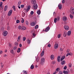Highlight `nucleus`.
Here are the masks:
<instances>
[{
  "label": "nucleus",
  "mask_w": 74,
  "mask_h": 74,
  "mask_svg": "<svg viewBox=\"0 0 74 74\" xmlns=\"http://www.w3.org/2000/svg\"><path fill=\"white\" fill-rule=\"evenodd\" d=\"M70 12L72 14H74V8H71L70 9Z\"/></svg>",
  "instance_id": "obj_1"
},
{
  "label": "nucleus",
  "mask_w": 74,
  "mask_h": 74,
  "mask_svg": "<svg viewBox=\"0 0 74 74\" xmlns=\"http://www.w3.org/2000/svg\"><path fill=\"white\" fill-rule=\"evenodd\" d=\"M12 10H10L8 13V16H11L12 14Z\"/></svg>",
  "instance_id": "obj_2"
},
{
  "label": "nucleus",
  "mask_w": 74,
  "mask_h": 74,
  "mask_svg": "<svg viewBox=\"0 0 74 74\" xmlns=\"http://www.w3.org/2000/svg\"><path fill=\"white\" fill-rule=\"evenodd\" d=\"M33 8L34 9H35V10H36L37 8L38 7V6H37V4H34L33 5Z\"/></svg>",
  "instance_id": "obj_3"
},
{
  "label": "nucleus",
  "mask_w": 74,
  "mask_h": 74,
  "mask_svg": "<svg viewBox=\"0 0 74 74\" xmlns=\"http://www.w3.org/2000/svg\"><path fill=\"white\" fill-rule=\"evenodd\" d=\"M8 34V32L6 31H5L3 32V36H6Z\"/></svg>",
  "instance_id": "obj_4"
},
{
  "label": "nucleus",
  "mask_w": 74,
  "mask_h": 74,
  "mask_svg": "<svg viewBox=\"0 0 74 74\" xmlns=\"http://www.w3.org/2000/svg\"><path fill=\"white\" fill-rule=\"evenodd\" d=\"M45 62V59L44 58H42L41 59V64L42 65L44 62Z\"/></svg>",
  "instance_id": "obj_5"
},
{
  "label": "nucleus",
  "mask_w": 74,
  "mask_h": 74,
  "mask_svg": "<svg viewBox=\"0 0 74 74\" xmlns=\"http://www.w3.org/2000/svg\"><path fill=\"white\" fill-rule=\"evenodd\" d=\"M64 28L65 30H68L69 29V27L67 25H64Z\"/></svg>",
  "instance_id": "obj_6"
},
{
  "label": "nucleus",
  "mask_w": 74,
  "mask_h": 74,
  "mask_svg": "<svg viewBox=\"0 0 74 74\" xmlns=\"http://www.w3.org/2000/svg\"><path fill=\"white\" fill-rule=\"evenodd\" d=\"M50 29V27H49V26H48L45 29V32H48V31Z\"/></svg>",
  "instance_id": "obj_7"
},
{
  "label": "nucleus",
  "mask_w": 74,
  "mask_h": 74,
  "mask_svg": "<svg viewBox=\"0 0 74 74\" xmlns=\"http://www.w3.org/2000/svg\"><path fill=\"white\" fill-rule=\"evenodd\" d=\"M67 19V17L66 16H64L63 18V21L64 22H66Z\"/></svg>",
  "instance_id": "obj_8"
},
{
  "label": "nucleus",
  "mask_w": 74,
  "mask_h": 74,
  "mask_svg": "<svg viewBox=\"0 0 74 74\" xmlns=\"http://www.w3.org/2000/svg\"><path fill=\"white\" fill-rule=\"evenodd\" d=\"M66 63V61H65V60H63L61 62V64H62V65H64Z\"/></svg>",
  "instance_id": "obj_9"
},
{
  "label": "nucleus",
  "mask_w": 74,
  "mask_h": 74,
  "mask_svg": "<svg viewBox=\"0 0 74 74\" xmlns=\"http://www.w3.org/2000/svg\"><path fill=\"white\" fill-rule=\"evenodd\" d=\"M36 3V0H32L31 1V3L32 4H35Z\"/></svg>",
  "instance_id": "obj_10"
},
{
  "label": "nucleus",
  "mask_w": 74,
  "mask_h": 74,
  "mask_svg": "<svg viewBox=\"0 0 74 74\" xmlns=\"http://www.w3.org/2000/svg\"><path fill=\"white\" fill-rule=\"evenodd\" d=\"M63 36H64V37H66V36H67V32L66 31H64V34Z\"/></svg>",
  "instance_id": "obj_11"
},
{
  "label": "nucleus",
  "mask_w": 74,
  "mask_h": 74,
  "mask_svg": "<svg viewBox=\"0 0 74 74\" xmlns=\"http://www.w3.org/2000/svg\"><path fill=\"white\" fill-rule=\"evenodd\" d=\"M30 7H31L30 5L28 6L27 9V10H26L27 11V12H28V11H29V10H30Z\"/></svg>",
  "instance_id": "obj_12"
},
{
  "label": "nucleus",
  "mask_w": 74,
  "mask_h": 74,
  "mask_svg": "<svg viewBox=\"0 0 74 74\" xmlns=\"http://www.w3.org/2000/svg\"><path fill=\"white\" fill-rule=\"evenodd\" d=\"M57 60L58 62H60V56H58L57 58Z\"/></svg>",
  "instance_id": "obj_13"
},
{
  "label": "nucleus",
  "mask_w": 74,
  "mask_h": 74,
  "mask_svg": "<svg viewBox=\"0 0 74 74\" xmlns=\"http://www.w3.org/2000/svg\"><path fill=\"white\" fill-rule=\"evenodd\" d=\"M55 49H57L58 48V44H56L54 46Z\"/></svg>",
  "instance_id": "obj_14"
},
{
  "label": "nucleus",
  "mask_w": 74,
  "mask_h": 74,
  "mask_svg": "<svg viewBox=\"0 0 74 74\" xmlns=\"http://www.w3.org/2000/svg\"><path fill=\"white\" fill-rule=\"evenodd\" d=\"M35 25L36 23L34 22L32 23H30V25H31V26H34Z\"/></svg>",
  "instance_id": "obj_15"
},
{
  "label": "nucleus",
  "mask_w": 74,
  "mask_h": 74,
  "mask_svg": "<svg viewBox=\"0 0 74 74\" xmlns=\"http://www.w3.org/2000/svg\"><path fill=\"white\" fill-rule=\"evenodd\" d=\"M71 32L70 31H69L67 32V35L68 36H70V35H71Z\"/></svg>",
  "instance_id": "obj_16"
},
{
  "label": "nucleus",
  "mask_w": 74,
  "mask_h": 74,
  "mask_svg": "<svg viewBox=\"0 0 74 74\" xmlns=\"http://www.w3.org/2000/svg\"><path fill=\"white\" fill-rule=\"evenodd\" d=\"M26 29V28L24 26H23L21 27V30H25Z\"/></svg>",
  "instance_id": "obj_17"
},
{
  "label": "nucleus",
  "mask_w": 74,
  "mask_h": 74,
  "mask_svg": "<svg viewBox=\"0 0 74 74\" xmlns=\"http://www.w3.org/2000/svg\"><path fill=\"white\" fill-rule=\"evenodd\" d=\"M58 8L59 9H62V5L61 4H59L58 5Z\"/></svg>",
  "instance_id": "obj_18"
},
{
  "label": "nucleus",
  "mask_w": 74,
  "mask_h": 74,
  "mask_svg": "<svg viewBox=\"0 0 74 74\" xmlns=\"http://www.w3.org/2000/svg\"><path fill=\"white\" fill-rule=\"evenodd\" d=\"M45 52L44 51H43L42 52V53H41L40 55V56H43L44 55V53Z\"/></svg>",
  "instance_id": "obj_19"
},
{
  "label": "nucleus",
  "mask_w": 74,
  "mask_h": 74,
  "mask_svg": "<svg viewBox=\"0 0 74 74\" xmlns=\"http://www.w3.org/2000/svg\"><path fill=\"white\" fill-rule=\"evenodd\" d=\"M8 8V6H7V5L5 6V7L4 10L5 11L7 10Z\"/></svg>",
  "instance_id": "obj_20"
},
{
  "label": "nucleus",
  "mask_w": 74,
  "mask_h": 74,
  "mask_svg": "<svg viewBox=\"0 0 74 74\" xmlns=\"http://www.w3.org/2000/svg\"><path fill=\"white\" fill-rule=\"evenodd\" d=\"M64 58H65V56H62V58L60 59V61H62V60H64Z\"/></svg>",
  "instance_id": "obj_21"
},
{
  "label": "nucleus",
  "mask_w": 74,
  "mask_h": 74,
  "mask_svg": "<svg viewBox=\"0 0 74 74\" xmlns=\"http://www.w3.org/2000/svg\"><path fill=\"white\" fill-rule=\"evenodd\" d=\"M51 60H53L54 59V57H53V55H51Z\"/></svg>",
  "instance_id": "obj_22"
},
{
  "label": "nucleus",
  "mask_w": 74,
  "mask_h": 74,
  "mask_svg": "<svg viewBox=\"0 0 74 74\" xmlns=\"http://www.w3.org/2000/svg\"><path fill=\"white\" fill-rule=\"evenodd\" d=\"M34 68V66L33 64H32L31 66L30 69H33Z\"/></svg>",
  "instance_id": "obj_23"
},
{
  "label": "nucleus",
  "mask_w": 74,
  "mask_h": 74,
  "mask_svg": "<svg viewBox=\"0 0 74 74\" xmlns=\"http://www.w3.org/2000/svg\"><path fill=\"white\" fill-rule=\"evenodd\" d=\"M60 70V68H58L56 69V71H57L58 72V71H59Z\"/></svg>",
  "instance_id": "obj_24"
},
{
  "label": "nucleus",
  "mask_w": 74,
  "mask_h": 74,
  "mask_svg": "<svg viewBox=\"0 0 74 74\" xmlns=\"http://www.w3.org/2000/svg\"><path fill=\"white\" fill-rule=\"evenodd\" d=\"M37 13L38 14V15H40V14L41 13V11H40V10H39L37 12Z\"/></svg>",
  "instance_id": "obj_25"
},
{
  "label": "nucleus",
  "mask_w": 74,
  "mask_h": 74,
  "mask_svg": "<svg viewBox=\"0 0 74 74\" xmlns=\"http://www.w3.org/2000/svg\"><path fill=\"white\" fill-rule=\"evenodd\" d=\"M69 55H70L71 56H72V55H73V54L71 53V54L69 53L67 54L66 55V56H68Z\"/></svg>",
  "instance_id": "obj_26"
},
{
  "label": "nucleus",
  "mask_w": 74,
  "mask_h": 74,
  "mask_svg": "<svg viewBox=\"0 0 74 74\" xmlns=\"http://www.w3.org/2000/svg\"><path fill=\"white\" fill-rule=\"evenodd\" d=\"M20 51H21V49L20 48H18V50L17 51V52L18 53L20 52Z\"/></svg>",
  "instance_id": "obj_27"
},
{
  "label": "nucleus",
  "mask_w": 74,
  "mask_h": 74,
  "mask_svg": "<svg viewBox=\"0 0 74 74\" xmlns=\"http://www.w3.org/2000/svg\"><path fill=\"white\" fill-rule=\"evenodd\" d=\"M14 45H16V46H18V45H19V44H18V42H15Z\"/></svg>",
  "instance_id": "obj_28"
},
{
  "label": "nucleus",
  "mask_w": 74,
  "mask_h": 74,
  "mask_svg": "<svg viewBox=\"0 0 74 74\" xmlns=\"http://www.w3.org/2000/svg\"><path fill=\"white\" fill-rule=\"evenodd\" d=\"M21 23H23V22H24V19H23V18H21Z\"/></svg>",
  "instance_id": "obj_29"
},
{
  "label": "nucleus",
  "mask_w": 74,
  "mask_h": 74,
  "mask_svg": "<svg viewBox=\"0 0 74 74\" xmlns=\"http://www.w3.org/2000/svg\"><path fill=\"white\" fill-rule=\"evenodd\" d=\"M18 28L19 29V30H21V29H22V27L21 26V25L19 26L18 27Z\"/></svg>",
  "instance_id": "obj_30"
},
{
  "label": "nucleus",
  "mask_w": 74,
  "mask_h": 74,
  "mask_svg": "<svg viewBox=\"0 0 74 74\" xmlns=\"http://www.w3.org/2000/svg\"><path fill=\"white\" fill-rule=\"evenodd\" d=\"M63 73L64 74H68V72L67 71H63Z\"/></svg>",
  "instance_id": "obj_31"
},
{
  "label": "nucleus",
  "mask_w": 74,
  "mask_h": 74,
  "mask_svg": "<svg viewBox=\"0 0 74 74\" xmlns=\"http://www.w3.org/2000/svg\"><path fill=\"white\" fill-rule=\"evenodd\" d=\"M27 43L28 44H30V42L31 41L30 40H29V39H27Z\"/></svg>",
  "instance_id": "obj_32"
},
{
  "label": "nucleus",
  "mask_w": 74,
  "mask_h": 74,
  "mask_svg": "<svg viewBox=\"0 0 74 74\" xmlns=\"http://www.w3.org/2000/svg\"><path fill=\"white\" fill-rule=\"evenodd\" d=\"M13 8V10L14 11H16V8H15V6H13L12 7Z\"/></svg>",
  "instance_id": "obj_33"
},
{
  "label": "nucleus",
  "mask_w": 74,
  "mask_h": 74,
  "mask_svg": "<svg viewBox=\"0 0 74 74\" xmlns=\"http://www.w3.org/2000/svg\"><path fill=\"white\" fill-rule=\"evenodd\" d=\"M57 21V18H55L54 19V23H56V21Z\"/></svg>",
  "instance_id": "obj_34"
},
{
  "label": "nucleus",
  "mask_w": 74,
  "mask_h": 74,
  "mask_svg": "<svg viewBox=\"0 0 74 74\" xmlns=\"http://www.w3.org/2000/svg\"><path fill=\"white\" fill-rule=\"evenodd\" d=\"M38 25H36L35 27V29H37L38 28Z\"/></svg>",
  "instance_id": "obj_35"
},
{
  "label": "nucleus",
  "mask_w": 74,
  "mask_h": 74,
  "mask_svg": "<svg viewBox=\"0 0 74 74\" xmlns=\"http://www.w3.org/2000/svg\"><path fill=\"white\" fill-rule=\"evenodd\" d=\"M23 72L24 73V74H27V71H23Z\"/></svg>",
  "instance_id": "obj_36"
},
{
  "label": "nucleus",
  "mask_w": 74,
  "mask_h": 74,
  "mask_svg": "<svg viewBox=\"0 0 74 74\" xmlns=\"http://www.w3.org/2000/svg\"><path fill=\"white\" fill-rule=\"evenodd\" d=\"M22 15L23 16V17H24V16H25V12H23L22 14Z\"/></svg>",
  "instance_id": "obj_37"
},
{
  "label": "nucleus",
  "mask_w": 74,
  "mask_h": 74,
  "mask_svg": "<svg viewBox=\"0 0 74 74\" xmlns=\"http://www.w3.org/2000/svg\"><path fill=\"white\" fill-rule=\"evenodd\" d=\"M16 48H17V47H16V46H14V47L13 49L14 50H15V51H16Z\"/></svg>",
  "instance_id": "obj_38"
},
{
  "label": "nucleus",
  "mask_w": 74,
  "mask_h": 74,
  "mask_svg": "<svg viewBox=\"0 0 74 74\" xmlns=\"http://www.w3.org/2000/svg\"><path fill=\"white\" fill-rule=\"evenodd\" d=\"M21 1H19L18 3V6H20V5L21 4Z\"/></svg>",
  "instance_id": "obj_39"
},
{
  "label": "nucleus",
  "mask_w": 74,
  "mask_h": 74,
  "mask_svg": "<svg viewBox=\"0 0 74 74\" xmlns=\"http://www.w3.org/2000/svg\"><path fill=\"white\" fill-rule=\"evenodd\" d=\"M57 21H59V19H60V17L59 16H58L57 17Z\"/></svg>",
  "instance_id": "obj_40"
},
{
  "label": "nucleus",
  "mask_w": 74,
  "mask_h": 74,
  "mask_svg": "<svg viewBox=\"0 0 74 74\" xmlns=\"http://www.w3.org/2000/svg\"><path fill=\"white\" fill-rule=\"evenodd\" d=\"M10 27L9 26H8V27H7L8 30H10Z\"/></svg>",
  "instance_id": "obj_41"
},
{
  "label": "nucleus",
  "mask_w": 74,
  "mask_h": 74,
  "mask_svg": "<svg viewBox=\"0 0 74 74\" xmlns=\"http://www.w3.org/2000/svg\"><path fill=\"white\" fill-rule=\"evenodd\" d=\"M70 16L71 18H73V16L71 15V14H70Z\"/></svg>",
  "instance_id": "obj_42"
},
{
  "label": "nucleus",
  "mask_w": 74,
  "mask_h": 74,
  "mask_svg": "<svg viewBox=\"0 0 74 74\" xmlns=\"http://www.w3.org/2000/svg\"><path fill=\"white\" fill-rule=\"evenodd\" d=\"M26 25H29V22H28V21H26Z\"/></svg>",
  "instance_id": "obj_43"
},
{
  "label": "nucleus",
  "mask_w": 74,
  "mask_h": 74,
  "mask_svg": "<svg viewBox=\"0 0 74 74\" xmlns=\"http://www.w3.org/2000/svg\"><path fill=\"white\" fill-rule=\"evenodd\" d=\"M16 22L17 23H19V22H20V21L19 20H16Z\"/></svg>",
  "instance_id": "obj_44"
},
{
  "label": "nucleus",
  "mask_w": 74,
  "mask_h": 74,
  "mask_svg": "<svg viewBox=\"0 0 74 74\" xmlns=\"http://www.w3.org/2000/svg\"><path fill=\"white\" fill-rule=\"evenodd\" d=\"M11 53L12 54L14 53V50H12L11 51Z\"/></svg>",
  "instance_id": "obj_45"
},
{
  "label": "nucleus",
  "mask_w": 74,
  "mask_h": 74,
  "mask_svg": "<svg viewBox=\"0 0 74 74\" xmlns=\"http://www.w3.org/2000/svg\"><path fill=\"white\" fill-rule=\"evenodd\" d=\"M32 34L33 37H35V36H36V34H35V33H34Z\"/></svg>",
  "instance_id": "obj_46"
},
{
  "label": "nucleus",
  "mask_w": 74,
  "mask_h": 74,
  "mask_svg": "<svg viewBox=\"0 0 74 74\" xmlns=\"http://www.w3.org/2000/svg\"><path fill=\"white\" fill-rule=\"evenodd\" d=\"M60 37H61L60 34H59L58 35V38H60Z\"/></svg>",
  "instance_id": "obj_47"
},
{
  "label": "nucleus",
  "mask_w": 74,
  "mask_h": 74,
  "mask_svg": "<svg viewBox=\"0 0 74 74\" xmlns=\"http://www.w3.org/2000/svg\"><path fill=\"white\" fill-rule=\"evenodd\" d=\"M38 60H39V58H37L36 59V61L37 62H38Z\"/></svg>",
  "instance_id": "obj_48"
},
{
  "label": "nucleus",
  "mask_w": 74,
  "mask_h": 74,
  "mask_svg": "<svg viewBox=\"0 0 74 74\" xmlns=\"http://www.w3.org/2000/svg\"><path fill=\"white\" fill-rule=\"evenodd\" d=\"M69 51H70V49H68L66 51V52H67V53H69Z\"/></svg>",
  "instance_id": "obj_49"
},
{
  "label": "nucleus",
  "mask_w": 74,
  "mask_h": 74,
  "mask_svg": "<svg viewBox=\"0 0 74 74\" xmlns=\"http://www.w3.org/2000/svg\"><path fill=\"white\" fill-rule=\"evenodd\" d=\"M30 14L31 15H33V14H34V12H33V11H32L31 12Z\"/></svg>",
  "instance_id": "obj_50"
},
{
  "label": "nucleus",
  "mask_w": 74,
  "mask_h": 74,
  "mask_svg": "<svg viewBox=\"0 0 74 74\" xmlns=\"http://www.w3.org/2000/svg\"><path fill=\"white\" fill-rule=\"evenodd\" d=\"M3 6H0V9L3 10Z\"/></svg>",
  "instance_id": "obj_51"
},
{
  "label": "nucleus",
  "mask_w": 74,
  "mask_h": 74,
  "mask_svg": "<svg viewBox=\"0 0 74 74\" xmlns=\"http://www.w3.org/2000/svg\"><path fill=\"white\" fill-rule=\"evenodd\" d=\"M59 74H63V73H62V71H60L59 72Z\"/></svg>",
  "instance_id": "obj_52"
},
{
  "label": "nucleus",
  "mask_w": 74,
  "mask_h": 74,
  "mask_svg": "<svg viewBox=\"0 0 74 74\" xmlns=\"http://www.w3.org/2000/svg\"><path fill=\"white\" fill-rule=\"evenodd\" d=\"M69 67H71V63L69 64Z\"/></svg>",
  "instance_id": "obj_53"
},
{
  "label": "nucleus",
  "mask_w": 74,
  "mask_h": 74,
  "mask_svg": "<svg viewBox=\"0 0 74 74\" xmlns=\"http://www.w3.org/2000/svg\"><path fill=\"white\" fill-rule=\"evenodd\" d=\"M23 40H24V41H25V40H26V38L25 37H24L23 38Z\"/></svg>",
  "instance_id": "obj_54"
},
{
  "label": "nucleus",
  "mask_w": 74,
  "mask_h": 74,
  "mask_svg": "<svg viewBox=\"0 0 74 74\" xmlns=\"http://www.w3.org/2000/svg\"><path fill=\"white\" fill-rule=\"evenodd\" d=\"M9 46L10 47H12V45L10 43H9Z\"/></svg>",
  "instance_id": "obj_55"
},
{
  "label": "nucleus",
  "mask_w": 74,
  "mask_h": 74,
  "mask_svg": "<svg viewBox=\"0 0 74 74\" xmlns=\"http://www.w3.org/2000/svg\"><path fill=\"white\" fill-rule=\"evenodd\" d=\"M55 63H56V62L55 61H53V62L52 64H55Z\"/></svg>",
  "instance_id": "obj_56"
},
{
  "label": "nucleus",
  "mask_w": 74,
  "mask_h": 74,
  "mask_svg": "<svg viewBox=\"0 0 74 74\" xmlns=\"http://www.w3.org/2000/svg\"><path fill=\"white\" fill-rule=\"evenodd\" d=\"M2 5H3V2H1L0 3V7H1Z\"/></svg>",
  "instance_id": "obj_57"
},
{
  "label": "nucleus",
  "mask_w": 74,
  "mask_h": 74,
  "mask_svg": "<svg viewBox=\"0 0 74 74\" xmlns=\"http://www.w3.org/2000/svg\"><path fill=\"white\" fill-rule=\"evenodd\" d=\"M24 6H25V5H21V8H23L24 7Z\"/></svg>",
  "instance_id": "obj_58"
},
{
  "label": "nucleus",
  "mask_w": 74,
  "mask_h": 74,
  "mask_svg": "<svg viewBox=\"0 0 74 74\" xmlns=\"http://www.w3.org/2000/svg\"><path fill=\"white\" fill-rule=\"evenodd\" d=\"M63 51V49H62V48H61L60 49V51H61V52H62Z\"/></svg>",
  "instance_id": "obj_59"
},
{
  "label": "nucleus",
  "mask_w": 74,
  "mask_h": 74,
  "mask_svg": "<svg viewBox=\"0 0 74 74\" xmlns=\"http://www.w3.org/2000/svg\"><path fill=\"white\" fill-rule=\"evenodd\" d=\"M67 69V66H65L64 68V69Z\"/></svg>",
  "instance_id": "obj_60"
},
{
  "label": "nucleus",
  "mask_w": 74,
  "mask_h": 74,
  "mask_svg": "<svg viewBox=\"0 0 74 74\" xmlns=\"http://www.w3.org/2000/svg\"><path fill=\"white\" fill-rule=\"evenodd\" d=\"M62 2V3H65V1L64 0H63Z\"/></svg>",
  "instance_id": "obj_61"
},
{
  "label": "nucleus",
  "mask_w": 74,
  "mask_h": 74,
  "mask_svg": "<svg viewBox=\"0 0 74 74\" xmlns=\"http://www.w3.org/2000/svg\"><path fill=\"white\" fill-rule=\"evenodd\" d=\"M3 53V51L1 50L0 51V54H1Z\"/></svg>",
  "instance_id": "obj_62"
},
{
  "label": "nucleus",
  "mask_w": 74,
  "mask_h": 74,
  "mask_svg": "<svg viewBox=\"0 0 74 74\" xmlns=\"http://www.w3.org/2000/svg\"><path fill=\"white\" fill-rule=\"evenodd\" d=\"M48 47H49V48H50L51 47V45L49 44L48 45Z\"/></svg>",
  "instance_id": "obj_63"
},
{
  "label": "nucleus",
  "mask_w": 74,
  "mask_h": 74,
  "mask_svg": "<svg viewBox=\"0 0 74 74\" xmlns=\"http://www.w3.org/2000/svg\"><path fill=\"white\" fill-rule=\"evenodd\" d=\"M19 47H22V44H20L19 45Z\"/></svg>",
  "instance_id": "obj_64"
}]
</instances>
